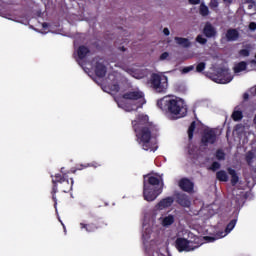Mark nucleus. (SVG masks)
<instances>
[{"instance_id": "f257e3e1", "label": "nucleus", "mask_w": 256, "mask_h": 256, "mask_svg": "<svg viewBox=\"0 0 256 256\" xmlns=\"http://www.w3.org/2000/svg\"><path fill=\"white\" fill-rule=\"evenodd\" d=\"M132 127L136 133L137 142L142 146V149L144 151H153L151 139L159 132L157 125L149 122V116L140 114L136 120L132 121Z\"/></svg>"}, {"instance_id": "f03ea898", "label": "nucleus", "mask_w": 256, "mask_h": 256, "mask_svg": "<svg viewBox=\"0 0 256 256\" xmlns=\"http://www.w3.org/2000/svg\"><path fill=\"white\" fill-rule=\"evenodd\" d=\"M159 109L169 113L174 119H181L187 116V105L181 98H173L171 96H164L157 101Z\"/></svg>"}, {"instance_id": "7ed1b4c3", "label": "nucleus", "mask_w": 256, "mask_h": 256, "mask_svg": "<svg viewBox=\"0 0 256 256\" xmlns=\"http://www.w3.org/2000/svg\"><path fill=\"white\" fill-rule=\"evenodd\" d=\"M143 197L145 201L151 202L157 199L158 195L163 193V179L155 176H144Z\"/></svg>"}, {"instance_id": "20e7f679", "label": "nucleus", "mask_w": 256, "mask_h": 256, "mask_svg": "<svg viewBox=\"0 0 256 256\" xmlns=\"http://www.w3.org/2000/svg\"><path fill=\"white\" fill-rule=\"evenodd\" d=\"M148 83H150V87H152L156 93H165L167 87H169L167 76L159 75L157 73L151 74Z\"/></svg>"}, {"instance_id": "39448f33", "label": "nucleus", "mask_w": 256, "mask_h": 256, "mask_svg": "<svg viewBox=\"0 0 256 256\" xmlns=\"http://www.w3.org/2000/svg\"><path fill=\"white\" fill-rule=\"evenodd\" d=\"M52 178V200L54 202V207L57 209V193L59 191V186L63 185L64 181L69 179L67 173H63V168L61 169V173H57L54 176L51 175Z\"/></svg>"}, {"instance_id": "423d86ee", "label": "nucleus", "mask_w": 256, "mask_h": 256, "mask_svg": "<svg viewBox=\"0 0 256 256\" xmlns=\"http://www.w3.org/2000/svg\"><path fill=\"white\" fill-rule=\"evenodd\" d=\"M210 78L212 81H214V83H220L222 85L231 83V81H233V76H231L229 71H227L225 68L217 69L216 73L212 74Z\"/></svg>"}, {"instance_id": "0eeeda50", "label": "nucleus", "mask_w": 256, "mask_h": 256, "mask_svg": "<svg viewBox=\"0 0 256 256\" xmlns=\"http://www.w3.org/2000/svg\"><path fill=\"white\" fill-rule=\"evenodd\" d=\"M215 143H217V132L213 129H205L201 135V147H209V145H215Z\"/></svg>"}, {"instance_id": "6e6552de", "label": "nucleus", "mask_w": 256, "mask_h": 256, "mask_svg": "<svg viewBox=\"0 0 256 256\" xmlns=\"http://www.w3.org/2000/svg\"><path fill=\"white\" fill-rule=\"evenodd\" d=\"M103 227H107V223H105L103 220L98 219L95 220L92 223H80V229H85L87 233H95L98 229H103Z\"/></svg>"}, {"instance_id": "1a4fd4ad", "label": "nucleus", "mask_w": 256, "mask_h": 256, "mask_svg": "<svg viewBox=\"0 0 256 256\" xmlns=\"http://www.w3.org/2000/svg\"><path fill=\"white\" fill-rule=\"evenodd\" d=\"M192 244V241H189L185 238H177L175 241L176 249L180 253H183V251L189 252L193 251L194 249H197V246H193Z\"/></svg>"}, {"instance_id": "9d476101", "label": "nucleus", "mask_w": 256, "mask_h": 256, "mask_svg": "<svg viewBox=\"0 0 256 256\" xmlns=\"http://www.w3.org/2000/svg\"><path fill=\"white\" fill-rule=\"evenodd\" d=\"M175 201L180 207L189 209L191 207V198L185 193L178 192L175 194Z\"/></svg>"}, {"instance_id": "9b49d317", "label": "nucleus", "mask_w": 256, "mask_h": 256, "mask_svg": "<svg viewBox=\"0 0 256 256\" xmlns=\"http://www.w3.org/2000/svg\"><path fill=\"white\" fill-rule=\"evenodd\" d=\"M126 101H139V99H145V94L141 91H128L122 95Z\"/></svg>"}, {"instance_id": "f8f14e48", "label": "nucleus", "mask_w": 256, "mask_h": 256, "mask_svg": "<svg viewBox=\"0 0 256 256\" xmlns=\"http://www.w3.org/2000/svg\"><path fill=\"white\" fill-rule=\"evenodd\" d=\"M178 185L182 191H185V193H193V189L195 188V184L189 180V178L180 179Z\"/></svg>"}, {"instance_id": "ddd939ff", "label": "nucleus", "mask_w": 256, "mask_h": 256, "mask_svg": "<svg viewBox=\"0 0 256 256\" xmlns=\"http://www.w3.org/2000/svg\"><path fill=\"white\" fill-rule=\"evenodd\" d=\"M94 73L99 79H103L107 75V66L103 62H96L94 66Z\"/></svg>"}, {"instance_id": "4468645a", "label": "nucleus", "mask_w": 256, "mask_h": 256, "mask_svg": "<svg viewBox=\"0 0 256 256\" xmlns=\"http://www.w3.org/2000/svg\"><path fill=\"white\" fill-rule=\"evenodd\" d=\"M203 35L208 39L213 37H217V29L213 26V24L207 22L203 28Z\"/></svg>"}, {"instance_id": "2eb2a0df", "label": "nucleus", "mask_w": 256, "mask_h": 256, "mask_svg": "<svg viewBox=\"0 0 256 256\" xmlns=\"http://www.w3.org/2000/svg\"><path fill=\"white\" fill-rule=\"evenodd\" d=\"M175 203V198L168 196L166 198H163L159 201L157 204L158 209H167L168 207H171Z\"/></svg>"}, {"instance_id": "dca6fc26", "label": "nucleus", "mask_w": 256, "mask_h": 256, "mask_svg": "<svg viewBox=\"0 0 256 256\" xmlns=\"http://www.w3.org/2000/svg\"><path fill=\"white\" fill-rule=\"evenodd\" d=\"M73 183V178H68L63 182V184L59 185L60 191H62V193H69L70 191H73Z\"/></svg>"}, {"instance_id": "f3484780", "label": "nucleus", "mask_w": 256, "mask_h": 256, "mask_svg": "<svg viewBox=\"0 0 256 256\" xmlns=\"http://www.w3.org/2000/svg\"><path fill=\"white\" fill-rule=\"evenodd\" d=\"M226 41L231 42V41H237L239 39V31L235 28H229L226 31Z\"/></svg>"}, {"instance_id": "a211bd4d", "label": "nucleus", "mask_w": 256, "mask_h": 256, "mask_svg": "<svg viewBox=\"0 0 256 256\" xmlns=\"http://www.w3.org/2000/svg\"><path fill=\"white\" fill-rule=\"evenodd\" d=\"M90 53H91V50H89V47L85 45H81L77 49V55L81 61H83V59H85V57H87V55H89Z\"/></svg>"}, {"instance_id": "6ab92c4d", "label": "nucleus", "mask_w": 256, "mask_h": 256, "mask_svg": "<svg viewBox=\"0 0 256 256\" xmlns=\"http://www.w3.org/2000/svg\"><path fill=\"white\" fill-rule=\"evenodd\" d=\"M235 225H237V218L232 219L226 226L225 232H221V237H225L235 229Z\"/></svg>"}, {"instance_id": "aec40b11", "label": "nucleus", "mask_w": 256, "mask_h": 256, "mask_svg": "<svg viewBox=\"0 0 256 256\" xmlns=\"http://www.w3.org/2000/svg\"><path fill=\"white\" fill-rule=\"evenodd\" d=\"M228 173L231 176V185L235 187L239 183V176L237 175V171L233 168H228Z\"/></svg>"}, {"instance_id": "412c9836", "label": "nucleus", "mask_w": 256, "mask_h": 256, "mask_svg": "<svg viewBox=\"0 0 256 256\" xmlns=\"http://www.w3.org/2000/svg\"><path fill=\"white\" fill-rule=\"evenodd\" d=\"M174 41H176V43L178 44V45H181L182 47H185V48H187V47H191V42L189 41V39H187V38H183V37H175L174 38Z\"/></svg>"}, {"instance_id": "4be33fe9", "label": "nucleus", "mask_w": 256, "mask_h": 256, "mask_svg": "<svg viewBox=\"0 0 256 256\" xmlns=\"http://www.w3.org/2000/svg\"><path fill=\"white\" fill-rule=\"evenodd\" d=\"M174 223H175V216H173L171 214L164 217L162 220L163 227H169V226L173 225Z\"/></svg>"}, {"instance_id": "5701e85b", "label": "nucleus", "mask_w": 256, "mask_h": 256, "mask_svg": "<svg viewBox=\"0 0 256 256\" xmlns=\"http://www.w3.org/2000/svg\"><path fill=\"white\" fill-rule=\"evenodd\" d=\"M216 178L218 179V181H222L224 183H227V181H229V176L227 175V172H225L224 170H220L216 173Z\"/></svg>"}, {"instance_id": "b1692460", "label": "nucleus", "mask_w": 256, "mask_h": 256, "mask_svg": "<svg viewBox=\"0 0 256 256\" xmlns=\"http://www.w3.org/2000/svg\"><path fill=\"white\" fill-rule=\"evenodd\" d=\"M247 70V62L242 61L235 65L234 72L241 73L242 71Z\"/></svg>"}, {"instance_id": "393cba45", "label": "nucleus", "mask_w": 256, "mask_h": 256, "mask_svg": "<svg viewBox=\"0 0 256 256\" xmlns=\"http://www.w3.org/2000/svg\"><path fill=\"white\" fill-rule=\"evenodd\" d=\"M197 127V122L193 121L191 122L189 128H188V139L189 141H193V135L195 133V128Z\"/></svg>"}, {"instance_id": "a878e982", "label": "nucleus", "mask_w": 256, "mask_h": 256, "mask_svg": "<svg viewBox=\"0 0 256 256\" xmlns=\"http://www.w3.org/2000/svg\"><path fill=\"white\" fill-rule=\"evenodd\" d=\"M253 159H255V153H253V151H248L245 156V161L249 167L253 166Z\"/></svg>"}, {"instance_id": "bb28decb", "label": "nucleus", "mask_w": 256, "mask_h": 256, "mask_svg": "<svg viewBox=\"0 0 256 256\" xmlns=\"http://www.w3.org/2000/svg\"><path fill=\"white\" fill-rule=\"evenodd\" d=\"M199 13L202 17H207V15H209V7L203 2L200 4Z\"/></svg>"}, {"instance_id": "cd10ccee", "label": "nucleus", "mask_w": 256, "mask_h": 256, "mask_svg": "<svg viewBox=\"0 0 256 256\" xmlns=\"http://www.w3.org/2000/svg\"><path fill=\"white\" fill-rule=\"evenodd\" d=\"M231 117H232L233 121H241V119H243V112L239 111V110H235L232 113Z\"/></svg>"}, {"instance_id": "c85d7f7f", "label": "nucleus", "mask_w": 256, "mask_h": 256, "mask_svg": "<svg viewBox=\"0 0 256 256\" xmlns=\"http://www.w3.org/2000/svg\"><path fill=\"white\" fill-rule=\"evenodd\" d=\"M87 167H101V164L92 163V164H80L78 165L77 169L78 171H81L82 169H87Z\"/></svg>"}, {"instance_id": "c756f323", "label": "nucleus", "mask_w": 256, "mask_h": 256, "mask_svg": "<svg viewBox=\"0 0 256 256\" xmlns=\"http://www.w3.org/2000/svg\"><path fill=\"white\" fill-rule=\"evenodd\" d=\"M206 67H207V64L205 62L198 63L196 65V73H203Z\"/></svg>"}, {"instance_id": "7c9ffc66", "label": "nucleus", "mask_w": 256, "mask_h": 256, "mask_svg": "<svg viewBox=\"0 0 256 256\" xmlns=\"http://www.w3.org/2000/svg\"><path fill=\"white\" fill-rule=\"evenodd\" d=\"M216 159L218 161H225V152L222 149L216 151Z\"/></svg>"}, {"instance_id": "2f4dec72", "label": "nucleus", "mask_w": 256, "mask_h": 256, "mask_svg": "<svg viewBox=\"0 0 256 256\" xmlns=\"http://www.w3.org/2000/svg\"><path fill=\"white\" fill-rule=\"evenodd\" d=\"M196 41L197 43H199L200 45H207V38H204L203 35L199 34L196 37Z\"/></svg>"}, {"instance_id": "473e14b6", "label": "nucleus", "mask_w": 256, "mask_h": 256, "mask_svg": "<svg viewBox=\"0 0 256 256\" xmlns=\"http://www.w3.org/2000/svg\"><path fill=\"white\" fill-rule=\"evenodd\" d=\"M238 54L240 55V57H249V55H251V50L241 49L239 50Z\"/></svg>"}, {"instance_id": "72a5a7b5", "label": "nucleus", "mask_w": 256, "mask_h": 256, "mask_svg": "<svg viewBox=\"0 0 256 256\" xmlns=\"http://www.w3.org/2000/svg\"><path fill=\"white\" fill-rule=\"evenodd\" d=\"M120 90H121V87L119 86L118 83L110 85V91H113L114 93H119Z\"/></svg>"}, {"instance_id": "f704fd0d", "label": "nucleus", "mask_w": 256, "mask_h": 256, "mask_svg": "<svg viewBox=\"0 0 256 256\" xmlns=\"http://www.w3.org/2000/svg\"><path fill=\"white\" fill-rule=\"evenodd\" d=\"M209 169L210 171H217L218 169H221V164L219 162H213Z\"/></svg>"}, {"instance_id": "c9c22d12", "label": "nucleus", "mask_w": 256, "mask_h": 256, "mask_svg": "<svg viewBox=\"0 0 256 256\" xmlns=\"http://www.w3.org/2000/svg\"><path fill=\"white\" fill-rule=\"evenodd\" d=\"M210 9H217L219 7V2L217 0H211L209 3Z\"/></svg>"}, {"instance_id": "e433bc0d", "label": "nucleus", "mask_w": 256, "mask_h": 256, "mask_svg": "<svg viewBox=\"0 0 256 256\" xmlns=\"http://www.w3.org/2000/svg\"><path fill=\"white\" fill-rule=\"evenodd\" d=\"M193 69H195V66L190 65L188 67H184L182 71H183V73H189V72L193 71Z\"/></svg>"}, {"instance_id": "4c0bfd02", "label": "nucleus", "mask_w": 256, "mask_h": 256, "mask_svg": "<svg viewBox=\"0 0 256 256\" xmlns=\"http://www.w3.org/2000/svg\"><path fill=\"white\" fill-rule=\"evenodd\" d=\"M169 57V52H164L160 55V61H165Z\"/></svg>"}, {"instance_id": "58836bf2", "label": "nucleus", "mask_w": 256, "mask_h": 256, "mask_svg": "<svg viewBox=\"0 0 256 256\" xmlns=\"http://www.w3.org/2000/svg\"><path fill=\"white\" fill-rule=\"evenodd\" d=\"M188 3L190 5H199V3H201V0H188Z\"/></svg>"}, {"instance_id": "ea45409f", "label": "nucleus", "mask_w": 256, "mask_h": 256, "mask_svg": "<svg viewBox=\"0 0 256 256\" xmlns=\"http://www.w3.org/2000/svg\"><path fill=\"white\" fill-rule=\"evenodd\" d=\"M249 29H250V31H256V23L255 22H251L249 24Z\"/></svg>"}, {"instance_id": "a19ab883", "label": "nucleus", "mask_w": 256, "mask_h": 256, "mask_svg": "<svg viewBox=\"0 0 256 256\" xmlns=\"http://www.w3.org/2000/svg\"><path fill=\"white\" fill-rule=\"evenodd\" d=\"M163 33H164V35H166V37H169L171 32L169 31V28H164Z\"/></svg>"}, {"instance_id": "79ce46f5", "label": "nucleus", "mask_w": 256, "mask_h": 256, "mask_svg": "<svg viewBox=\"0 0 256 256\" xmlns=\"http://www.w3.org/2000/svg\"><path fill=\"white\" fill-rule=\"evenodd\" d=\"M243 98H244L245 101H247V99H249V94L248 93H244Z\"/></svg>"}, {"instance_id": "37998d69", "label": "nucleus", "mask_w": 256, "mask_h": 256, "mask_svg": "<svg viewBox=\"0 0 256 256\" xmlns=\"http://www.w3.org/2000/svg\"><path fill=\"white\" fill-rule=\"evenodd\" d=\"M42 27H43V29H47V27H49V24H47V22H44V23L42 24Z\"/></svg>"}, {"instance_id": "c03bdc74", "label": "nucleus", "mask_w": 256, "mask_h": 256, "mask_svg": "<svg viewBox=\"0 0 256 256\" xmlns=\"http://www.w3.org/2000/svg\"><path fill=\"white\" fill-rule=\"evenodd\" d=\"M120 51L125 52V51H127V49L125 48V46H122V47H120Z\"/></svg>"}, {"instance_id": "a18cd8bd", "label": "nucleus", "mask_w": 256, "mask_h": 256, "mask_svg": "<svg viewBox=\"0 0 256 256\" xmlns=\"http://www.w3.org/2000/svg\"><path fill=\"white\" fill-rule=\"evenodd\" d=\"M225 3H233V0H223Z\"/></svg>"}, {"instance_id": "49530a36", "label": "nucleus", "mask_w": 256, "mask_h": 256, "mask_svg": "<svg viewBox=\"0 0 256 256\" xmlns=\"http://www.w3.org/2000/svg\"><path fill=\"white\" fill-rule=\"evenodd\" d=\"M206 239H209L210 241H215V238L213 237H206Z\"/></svg>"}]
</instances>
